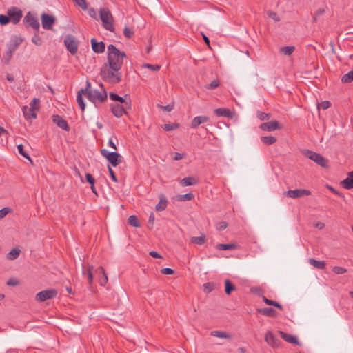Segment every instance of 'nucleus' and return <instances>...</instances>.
<instances>
[{
    "label": "nucleus",
    "mask_w": 353,
    "mask_h": 353,
    "mask_svg": "<svg viewBox=\"0 0 353 353\" xmlns=\"http://www.w3.org/2000/svg\"><path fill=\"white\" fill-rule=\"evenodd\" d=\"M107 97L106 91L104 90L103 92H101L97 90H94L88 93V99L94 103H96V100H98L100 103H103L107 100Z\"/></svg>",
    "instance_id": "obj_11"
},
{
    "label": "nucleus",
    "mask_w": 353,
    "mask_h": 353,
    "mask_svg": "<svg viewBox=\"0 0 353 353\" xmlns=\"http://www.w3.org/2000/svg\"><path fill=\"white\" fill-rule=\"evenodd\" d=\"M209 118L206 116L196 117L192 119L190 127L192 128H196L199 125L207 122Z\"/></svg>",
    "instance_id": "obj_24"
},
{
    "label": "nucleus",
    "mask_w": 353,
    "mask_h": 353,
    "mask_svg": "<svg viewBox=\"0 0 353 353\" xmlns=\"http://www.w3.org/2000/svg\"><path fill=\"white\" fill-rule=\"evenodd\" d=\"M9 208H3L0 210V219L4 218L10 212Z\"/></svg>",
    "instance_id": "obj_60"
},
{
    "label": "nucleus",
    "mask_w": 353,
    "mask_h": 353,
    "mask_svg": "<svg viewBox=\"0 0 353 353\" xmlns=\"http://www.w3.org/2000/svg\"><path fill=\"white\" fill-rule=\"evenodd\" d=\"M279 334L281 336V337L286 342L296 345H301V343L299 342L296 336L287 334L283 331H279Z\"/></svg>",
    "instance_id": "obj_22"
},
{
    "label": "nucleus",
    "mask_w": 353,
    "mask_h": 353,
    "mask_svg": "<svg viewBox=\"0 0 353 353\" xmlns=\"http://www.w3.org/2000/svg\"><path fill=\"white\" fill-rule=\"evenodd\" d=\"M341 183L345 189L350 190L353 188V171L349 172L348 176L343 180Z\"/></svg>",
    "instance_id": "obj_27"
},
{
    "label": "nucleus",
    "mask_w": 353,
    "mask_h": 353,
    "mask_svg": "<svg viewBox=\"0 0 353 353\" xmlns=\"http://www.w3.org/2000/svg\"><path fill=\"white\" fill-rule=\"evenodd\" d=\"M198 183L199 180L195 176L185 177L180 181V184L182 186L195 185Z\"/></svg>",
    "instance_id": "obj_25"
},
{
    "label": "nucleus",
    "mask_w": 353,
    "mask_h": 353,
    "mask_svg": "<svg viewBox=\"0 0 353 353\" xmlns=\"http://www.w3.org/2000/svg\"><path fill=\"white\" fill-rule=\"evenodd\" d=\"M227 226L228 223L225 221H221L216 224V228L217 230L221 231L225 230L227 228Z\"/></svg>",
    "instance_id": "obj_55"
},
{
    "label": "nucleus",
    "mask_w": 353,
    "mask_h": 353,
    "mask_svg": "<svg viewBox=\"0 0 353 353\" xmlns=\"http://www.w3.org/2000/svg\"><path fill=\"white\" fill-rule=\"evenodd\" d=\"M284 195L293 199L301 198L305 196H309L311 194V192L308 190L305 189H296L294 190H288L284 192Z\"/></svg>",
    "instance_id": "obj_14"
},
{
    "label": "nucleus",
    "mask_w": 353,
    "mask_h": 353,
    "mask_svg": "<svg viewBox=\"0 0 353 353\" xmlns=\"http://www.w3.org/2000/svg\"><path fill=\"white\" fill-rule=\"evenodd\" d=\"M158 107L161 109H162L164 111H166V112H170L173 110L174 108V105L172 104H168L167 105H158Z\"/></svg>",
    "instance_id": "obj_58"
},
{
    "label": "nucleus",
    "mask_w": 353,
    "mask_h": 353,
    "mask_svg": "<svg viewBox=\"0 0 353 353\" xmlns=\"http://www.w3.org/2000/svg\"><path fill=\"white\" fill-rule=\"evenodd\" d=\"M179 128V123H165L163 125V128L165 131H171Z\"/></svg>",
    "instance_id": "obj_44"
},
{
    "label": "nucleus",
    "mask_w": 353,
    "mask_h": 353,
    "mask_svg": "<svg viewBox=\"0 0 353 353\" xmlns=\"http://www.w3.org/2000/svg\"><path fill=\"white\" fill-rule=\"evenodd\" d=\"M194 196L192 193H187L185 194H180L177 196L179 201H191L194 199Z\"/></svg>",
    "instance_id": "obj_39"
},
{
    "label": "nucleus",
    "mask_w": 353,
    "mask_h": 353,
    "mask_svg": "<svg viewBox=\"0 0 353 353\" xmlns=\"http://www.w3.org/2000/svg\"><path fill=\"white\" fill-rule=\"evenodd\" d=\"M305 154L308 159L314 161L319 165L323 168H327L328 166V161L321 154L311 150H306Z\"/></svg>",
    "instance_id": "obj_6"
},
{
    "label": "nucleus",
    "mask_w": 353,
    "mask_h": 353,
    "mask_svg": "<svg viewBox=\"0 0 353 353\" xmlns=\"http://www.w3.org/2000/svg\"><path fill=\"white\" fill-rule=\"evenodd\" d=\"M10 18L8 15L0 14V24L1 26H6L10 22Z\"/></svg>",
    "instance_id": "obj_52"
},
{
    "label": "nucleus",
    "mask_w": 353,
    "mask_h": 353,
    "mask_svg": "<svg viewBox=\"0 0 353 353\" xmlns=\"http://www.w3.org/2000/svg\"><path fill=\"white\" fill-rule=\"evenodd\" d=\"M308 261L310 265L317 269L323 270L325 268V263L323 261H317L313 258H310Z\"/></svg>",
    "instance_id": "obj_30"
},
{
    "label": "nucleus",
    "mask_w": 353,
    "mask_h": 353,
    "mask_svg": "<svg viewBox=\"0 0 353 353\" xmlns=\"http://www.w3.org/2000/svg\"><path fill=\"white\" fill-rule=\"evenodd\" d=\"M257 117L261 121L268 120L271 117V114L263 112L258 111Z\"/></svg>",
    "instance_id": "obj_47"
},
{
    "label": "nucleus",
    "mask_w": 353,
    "mask_h": 353,
    "mask_svg": "<svg viewBox=\"0 0 353 353\" xmlns=\"http://www.w3.org/2000/svg\"><path fill=\"white\" fill-rule=\"evenodd\" d=\"M52 121L57 124L58 127L60 128L65 130L69 131L70 127L66 121V120L63 119L61 116L59 115H53L52 116Z\"/></svg>",
    "instance_id": "obj_19"
},
{
    "label": "nucleus",
    "mask_w": 353,
    "mask_h": 353,
    "mask_svg": "<svg viewBox=\"0 0 353 353\" xmlns=\"http://www.w3.org/2000/svg\"><path fill=\"white\" fill-rule=\"evenodd\" d=\"M220 85V81L219 79L213 80L210 83L206 84L205 85V88L207 90H214L217 88Z\"/></svg>",
    "instance_id": "obj_42"
},
{
    "label": "nucleus",
    "mask_w": 353,
    "mask_h": 353,
    "mask_svg": "<svg viewBox=\"0 0 353 353\" xmlns=\"http://www.w3.org/2000/svg\"><path fill=\"white\" fill-rule=\"evenodd\" d=\"M92 50L96 53H103L105 49V43L103 41L98 42L96 39L92 38L90 40Z\"/></svg>",
    "instance_id": "obj_18"
},
{
    "label": "nucleus",
    "mask_w": 353,
    "mask_h": 353,
    "mask_svg": "<svg viewBox=\"0 0 353 353\" xmlns=\"http://www.w3.org/2000/svg\"><path fill=\"white\" fill-rule=\"evenodd\" d=\"M214 112L217 117H224L228 119H232L234 117V112L228 108H219L215 109Z\"/></svg>",
    "instance_id": "obj_23"
},
{
    "label": "nucleus",
    "mask_w": 353,
    "mask_h": 353,
    "mask_svg": "<svg viewBox=\"0 0 353 353\" xmlns=\"http://www.w3.org/2000/svg\"><path fill=\"white\" fill-rule=\"evenodd\" d=\"M30 108H32V110H38L39 109V99L37 98H34L30 103Z\"/></svg>",
    "instance_id": "obj_45"
},
{
    "label": "nucleus",
    "mask_w": 353,
    "mask_h": 353,
    "mask_svg": "<svg viewBox=\"0 0 353 353\" xmlns=\"http://www.w3.org/2000/svg\"><path fill=\"white\" fill-rule=\"evenodd\" d=\"M108 172H109V174H110V176L112 179V180L114 182H117V176L114 173V172L113 171V170L112 169V168L110 166H108Z\"/></svg>",
    "instance_id": "obj_61"
},
{
    "label": "nucleus",
    "mask_w": 353,
    "mask_h": 353,
    "mask_svg": "<svg viewBox=\"0 0 353 353\" xmlns=\"http://www.w3.org/2000/svg\"><path fill=\"white\" fill-rule=\"evenodd\" d=\"M17 150L19 153L22 155L24 158L29 160L30 161H32L30 157L28 155V154L24 150L23 146L22 144H19L17 145Z\"/></svg>",
    "instance_id": "obj_43"
},
{
    "label": "nucleus",
    "mask_w": 353,
    "mask_h": 353,
    "mask_svg": "<svg viewBox=\"0 0 353 353\" xmlns=\"http://www.w3.org/2000/svg\"><path fill=\"white\" fill-rule=\"evenodd\" d=\"M83 275L87 277V280L90 287H92L93 282V266L92 265H83Z\"/></svg>",
    "instance_id": "obj_20"
},
{
    "label": "nucleus",
    "mask_w": 353,
    "mask_h": 353,
    "mask_svg": "<svg viewBox=\"0 0 353 353\" xmlns=\"http://www.w3.org/2000/svg\"><path fill=\"white\" fill-rule=\"evenodd\" d=\"M94 272L96 274H98L99 276V284L101 286H104L107 283L108 279L107 274L105 272L102 266L98 267L94 270Z\"/></svg>",
    "instance_id": "obj_21"
},
{
    "label": "nucleus",
    "mask_w": 353,
    "mask_h": 353,
    "mask_svg": "<svg viewBox=\"0 0 353 353\" xmlns=\"http://www.w3.org/2000/svg\"><path fill=\"white\" fill-rule=\"evenodd\" d=\"M211 335L218 338H224L228 339H232L231 335L223 331H212L211 332Z\"/></svg>",
    "instance_id": "obj_37"
},
{
    "label": "nucleus",
    "mask_w": 353,
    "mask_h": 353,
    "mask_svg": "<svg viewBox=\"0 0 353 353\" xmlns=\"http://www.w3.org/2000/svg\"><path fill=\"white\" fill-rule=\"evenodd\" d=\"M110 99L112 101H118L121 104H125V107L131 108V100L128 94H125V97H122L114 92H110Z\"/></svg>",
    "instance_id": "obj_16"
},
{
    "label": "nucleus",
    "mask_w": 353,
    "mask_h": 353,
    "mask_svg": "<svg viewBox=\"0 0 353 353\" xmlns=\"http://www.w3.org/2000/svg\"><path fill=\"white\" fill-rule=\"evenodd\" d=\"M257 312L268 317H274L276 316V312L272 307L259 308Z\"/></svg>",
    "instance_id": "obj_28"
},
{
    "label": "nucleus",
    "mask_w": 353,
    "mask_h": 353,
    "mask_svg": "<svg viewBox=\"0 0 353 353\" xmlns=\"http://www.w3.org/2000/svg\"><path fill=\"white\" fill-rule=\"evenodd\" d=\"M57 295V291L55 289H48L39 292L36 294L35 299L39 302H43L46 300L54 298Z\"/></svg>",
    "instance_id": "obj_9"
},
{
    "label": "nucleus",
    "mask_w": 353,
    "mask_h": 353,
    "mask_svg": "<svg viewBox=\"0 0 353 353\" xmlns=\"http://www.w3.org/2000/svg\"><path fill=\"white\" fill-rule=\"evenodd\" d=\"M21 253V250L18 248H13L7 254L6 258L8 260H14L17 259Z\"/></svg>",
    "instance_id": "obj_31"
},
{
    "label": "nucleus",
    "mask_w": 353,
    "mask_h": 353,
    "mask_svg": "<svg viewBox=\"0 0 353 353\" xmlns=\"http://www.w3.org/2000/svg\"><path fill=\"white\" fill-rule=\"evenodd\" d=\"M353 81V70L344 74L341 78L343 83H349Z\"/></svg>",
    "instance_id": "obj_40"
},
{
    "label": "nucleus",
    "mask_w": 353,
    "mask_h": 353,
    "mask_svg": "<svg viewBox=\"0 0 353 353\" xmlns=\"http://www.w3.org/2000/svg\"><path fill=\"white\" fill-rule=\"evenodd\" d=\"M22 112L24 117L26 119H36L37 117V114L35 113V111L32 110V108H30L26 105L23 107Z\"/></svg>",
    "instance_id": "obj_26"
},
{
    "label": "nucleus",
    "mask_w": 353,
    "mask_h": 353,
    "mask_svg": "<svg viewBox=\"0 0 353 353\" xmlns=\"http://www.w3.org/2000/svg\"><path fill=\"white\" fill-rule=\"evenodd\" d=\"M265 341L273 348H278L281 345L280 340L271 332L268 331L265 335Z\"/></svg>",
    "instance_id": "obj_15"
},
{
    "label": "nucleus",
    "mask_w": 353,
    "mask_h": 353,
    "mask_svg": "<svg viewBox=\"0 0 353 353\" xmlns=\"http://www.w3.org/2000/svg\"><path fill=\"white\" fill-rule=\"evenodd\" d=\"M331 106V103L329 101H322L318 104V108L322 110H327Z\"/></svg>",
    "instance_id": "obj_53"
},
{
    "label": "nucleus",
    "mask_w": 353,
    "mask_h": 353,
    "mask_svg": "<svg viewBox=\"0 0 353 353\" xmlns=\"http://www.w3.org/2000/svg\"><path fill=\"white\" fill-rule=\"evenodd\" d=\"M73 1L80 6L83 10L88 8V5L85 0H73Z\"/></svg>",
    "instance_id": "obj_54"
},
{
    "label": "nucleus",
    "mask_w": 353,
    "mask_h": 353,
    "mask_svg": "<svg viewBox=\"0 0 353 353\" xmlns=\"http://www.w3.org/2000/svg\"><path fill=\"white\" fill-rule=\"evenodd\" d=\"M41 24L43 29L52 30L56 18L53 15L43 13L41 16Z\"/></svg>",
    "instance_id": "obj_13"
},
{
    "label": "nucleus",
    "mask_w": 353,
    "mask_h": 353,
    "mask_svg": "<svg viewBox=\"0 0 353 353\" xmlns=\"http://www.w3.org/2000/svg\"><path fill=\"white\" fill-rule=\"evenodd\" d=\"M184 156H185L184 154L179 153V152H175L174 154L173 159L174 161H179V160H181L182 159H183Z\"/></svg>",
    "instance_id": "obj_62"
},
{
    "label": "nucleus",
    "mask_w": 353,
    "mask_h": 353,
    "mask_svg": "<svg viewBox=\"0 0 353 353\" xmlns=\"http://www.w3.org/2000/svg\"><path fill=\"white\" fill-rule=\"evenodd\" d=\"M23 23L27 27H32L34 30H36L37 32H39L40 28V24L38 20V18L31 13L28 12L23 19Z\"/></svg>",
    "instance_id": "obj_8"
},
{
    "label": "nucleus",
    "mask_w": 353,
    "mask_h": 353,
    "mask_svg": "<svg viewBox=\"0 0 353 353\" xmlns=\"http://www.w3.org/2000/svg\"><path fill=\"white\" fill-rule=\"evenodd\" d=\"M236 247H237V245L234 243H228V244L219 243L216 245V248L219 250H234L236 248Z\"/></svg>",
    "instance_id": "obj_33"
},
{
    "label": "nucleus",
    "mask_w": 353,
    "mask_h": 353,
    "mask_svg": "<svg viewBox=\"0 0 353 353\" xmlns=\"http://www.w3.org/2000/svg\"><path fill=\"white\" fill-rule=\"evenodd\" d=\"M99 14L103 28L110 32H114V19L110 10L107 8H101L99 10Z\"/></svg>",
    "instance_id": "obj_3"
},
{
    "label": "nucleus",
    "mask_w": 353,
    "mask_h": 353,
    "mask_svg": "<svg viewBox=\"0 0 353 353\" xmlns=\"http://www.w3.org/2000/svg\"><path fill=\"white\" fill-rule=\"evenodd\" d=\"M123 34L124 36L128 38V39H130L133 37V35L134 34V31L130 29L129 27L128 26H125L123 29Z\"/></svg>",
    "instance_id": "obj_48"
},
{
    "label": "nucleus",
    "mask_w": 353,
    "mask_h": 353,
    "mask_svg": "<svg viewBox=\"0 0 353 353\" xmlns=\"http://www.w3.org/2000/svg\"><path fill=\"white\" fill-rule=\"evenodd\" d=\"M120 70L119 68L103 64L101 68L100 75L105 81L114 84L118 83L121 81Z\"/></svg>",
    "instance_id": "obj_2"
},
{
    "label": "nucleus",
    "mask_w": 353,
    "mask_h": 353,
    "mask_svg": "<svg viewBox=\"0 0 353 353\" xmlns=\"http://www.w3.org/2000/svg\"><path fill=\"white\" fill-rule=\"evenodd\" d=\"M64 44L66 49L71 54L74 55L77 52L79 42L72 34H68L64 39Z\"/></svg>",
    "instance_id": "obj_7"
},
{
    "label": "nucleus",
    "mask_w": 353,
    "mask_h": 353,
    "mask_svg": "<svg viewBox=\"0 0 353 353\" xmlns=\"http://www.w3.org/2000/svg\"><path fill=\"white\" fill-rule=\"evenodd\" d=\"M100 152L114 167L117 166L121 163V157L117 152H108L105 149H101Z\"/></svg>",
    "instance_id": "obj_5"
},
{
    "label": "nucleus",
    "mask_w": 353,
    "mask_h": 353,
    "mask_svg": "<svg viewBox=\"0 0 353 353\" xmlns=\"http://www.w3.org/2000/svg\"><path fill=\"white\" fill-rule=\"evenodd\" d=\"M168 205V201L166 198L164 196V195L160 196V201L156 205L155 209L157 211H163L164 210Z\"/></svg>",
    "instance_id": "obj_29"
},
{
    "label": "nucleus",
    "mask_w": 353,
    "mask_h": 353,
    "mask_svg": "<svg viewBox=\"0 0 353 353\" xmlns=\"http://www.w3.org/2000/svg\"><path fill=\"white\" fill-rule=\"evenodd\" d=\"M259 128L263 131H274L276 130H280L281 126L276 121H271L269 122L263 123L259 125Z\"/></svg>",
    "instance_id": "obj_17"
},
{
    "label": "nucleus",
    "mask_w": 353,
    "mask_h": 353,
    "mask_svg": "<svg viewBox=\"0 0 353 353\" xmlns=\"http://www.w3.org/2000/svg\"><path fill=\"white\" fill-rule=\"evenodd\" d=\"M85 179H86V181L88 183H90V185H93L95 183V179L90 173L88 172L85 174Z\"/></svg>",
    "instance_id": "obj_57"
},
{
    "label": "nucleus",
    "mask_w": 353,
    "mask_h": 353,
    "mask_svg": "<svg viewBox=\"0 0 353 353\" xmlns=\"http://www.w3.org/2000/svg\"><path fill=\"white\" fill-rule=\"evenodd\" d=\"M161 272L163 274L171 275L174 273V271L170 268H164L161 270Z\"/></svg>",
    "instance_id": "obj_59"
},
{
    "label": "nucleus",
    "mask_w": 353,
    "mask_h": 353,
    "mask_svg": "<svg viewBox=\"0 0 353 353\" xmlns=\"http://www.w3.org/2000/svg\"><path fill=\"white\" fill-rule=\"evenodd\" d=\"M145 67L150 69L151 70H152L154 72H157V71L159 70L161 68V65H158V64L152 65V64L147 63L145 65Z\"/></svg>",
    "instance_id": "obj_56"
},
{
    "label": "nucleus",
    "mask_w": 353,
    "mask_h": 353,
    "mask_svg": "<svg viewBox=\"0 0 353 353\" xmlns=\"http://www.w3.org/2000/svg\"><path fill=\"white\" fill-rule=\"evenodd\" d=\"M236 290V287L229 280L226 279L225 281V292L226 294L229 295L232 293V291Z\"/></svg>",
    "instance_id": "obj_36"
},
{
    "label": "nucleus",
    "mask_w": 353,
    "mask_h": 353,
    "mask_svg": "<svg viewBox=\"0 0 353 353\" xmlns=\"http://www.w3.org/2000/svg\"><path fill=\"white\" fill-rule=\"evenodd\" d=\"M77 101L78 105H79L80 108L83 112L85 110V103L83 101V97L81 96L80 94H77Z\"/></svg>",
    "instance_id": "obj_50"
},
{
    "label": "nucleus",
    "mask_w": 353,
    "mask_h": 353,
    "mask_svg": "<svg viewBox=\"0 0 353 353\" xmlns=\"http://www.w3.org/2000/svg\"><path fill=\"white\" fill-rule=\"evenodd\" d=\"M190 241L194 244L203 245L205 242V236H194L191 238Z\"/></svg>",
    "instance_id": "obj_41"
},
{
    "label": "nucleus",
    "mask_w": 353,
    "mask_h": 353,
    "mask_svg": "<svg viewBox=\"0 0 353 353\" xmlns=\"http://www.w3.org/2000/svg\"><path fill=\"white\" fill-rule=\"evenodd\" d=\"M125 57L126 54L124 52L120 51L113 44H110L108 46V61L104 64L110 65V67L121 69L123 63V59Z\"/></svg>",
    "instance_id": "obj_1"
},
{
    "label": "nucleus",
    "mask_w": 353,
    "mask_h": 353,
    "mask_svg": "<svg viewBox=\"0 0 353 353\" xmlns=\"http://www.w3.org/2000/svg\"><path fill=\"white\" fill-rule=\"evenodd\" d=\"M32 42L35 45L39 46L42 44V39L41 37H39L38 34L36 33L32 38Z\"/></svg>",
    "instance_id": "obj_51"
},
{
    "label": "nucleus",
    "mask_w": 353,
    "mask_h": 353,
    "mask_svg": "<svg viewBox=\"0 0 353 353\" xmlns=\"http://www.w3.org/2000/svg\"><path fill=\"white\" fill-rule=\"evenodd\" d=\"M276 138L273 136H263L261 137V141L265 145H270L276 142Z\"/></svg>",
    "instance_id": "obj_32"
},
{
    "label": "nucleus",
    "mask_w": 353,
    "mask_h": 353,
    "mask_svg": "<svg viewBox=\"0 0 353 353\" xmlns=\"http://www.w3.org/2000/svg\"><path fill=\"white\" fill-rule=\"evenodd\" d=\"M203 291L205 293L211 292L214 288V284L213 283H206L203 284Z\"/></svg>",
    "instance_id": "obj_49"
},
{
    "label": "nucleus",
    "mask_w": 353,
    "mask_h": 353,
    "mask_svg": "<svg viewBox=\"0 0 353 353\" xmlns=\"http://www.w3.org/2000/svg\"><path fill=\"white\" fill-rule=\"evenodd\" d=\"M128 223L133 227L139 228L141 224L138 218L135 215H131L128 218Z\"/></svg>",
    "instance_id": "obj_38"
},
{
    "label": "nucleus",
    "mask_w": 353,
    "mask_h": 353,
    "mask_svg": "<svg viewBox=\"0 0 353 353\" xmlns=\"http://www.w3.org/2000/svg\"><path fill=\"white\" fill-rule=\"evenodd\" d=\"M7 14L10 18V21L14 24L18 23L23 17V12L18 7L12 6L10 8Z\"/></svg>",
    "instance_id": "obj_10"
},
{
    "label": "nucleus",
    "mask_w": 353,
    "mask_h": 353,
    "mask_svg": "<svg viewBox=\"0 0 353 353\" xmlns=\"http://www.w3.org/2000/svg\"><path fill=\"white\" fill-rule=\"evenodd\" d=\"M262 299H263V301L265 304H267L268 305L274 306L281 310H283V306L279 303L272 301V300H270L265 296H262Z\"/></svg>",
    "instance_id": "obj_34"
},
{
    "label": "nucleus",
    "mask_w": 353,
    "mask_h": 353,
    "mask_svg": "<svg viewBox=\"0 0 353 353\" xmlns=\"http://www.w3.org/2000/svg\"><path fill=\"white\" fill-rule=\"evenodd\" d=\"M295 50V47L293 46H283L279 48V52L284 55L290 56Z\"/></svg>",
    "instance_id": "obj_35"
},
{
    "label": "nucleus",
    "mask_w": 353,
    "mask_h": 353,
    "mask_svg": "<svg viewBox=\"0 0 353 353\" xmlns=\"http://www.w3.org/2000/svg\"><path fill=\"white\" fill-rule=\"evenodd\" d=\"M23 42V39L21 37H15L12 39L7 44L8 50L3 55V60L6 64L10 63L14 52L17 50L21 43Z\"/></svg>",
    "instance_id": "obj_4"
},
{
    "label": "nucleus",
    "mask_w": 353,
    "mask_h": 353,
    "mask_svg": "<svg viewBox=\"0 0 353 353\" xmlns=\"http://www.w3.org/2000/svg\"><path fill=\"white\" fill-rule=\"evenodd\" d=\"M6 284L8 285L16 286L19 284V281L16 279H10L7 281Z\"/></svg>",
    "instance_id": "obj_63"
},
{
    "label": "nucleus",
    "mask_w": 353,
    "mask_h": 353,
    "mask_svg": "<svg viewBox=\"0 0 353 353\" xmlns=\"http://www.w3.org/2000/svg\"><path fill=\"white\" fill-rule=\"evenodd\" d=\"M149 254L156 259H161L162 258L161 256L156 251H151L150 252Z\"/></svg>",
    "instance_id": "obj_64"
},
{
    "label": "nucleus",
    "mask_w": 353,
    "mask_h": 353,
    "mask_svg": "<svg viewBox=\"0 0 353 353\" xmlns=\"http://www.w3.org/2000/svg\"><path fill=\"white\" fill-rule=\"evenodd\" d=\"M131 108L125 107V104L112 103L110 104V110L113 115L117 118L121 117L123 114H128V110Z\"/></svg>",
    "instance_id": "obj_12"
},
{
    "label": "nucleus",
    "mask_w": 353,
    "mask_h": 353,
    "mask_svg": "<svg viewBox=\"0 0 353 353\" xmlns=\"http://www.w3.org/2000/svg\"><path fill=\"white\" fill-rule=\"evenodd\" d=\"M332 272L336 274H343L347 272V269L340 266H334Z\"/></svg>",
    "instance_id": "obj_46"
}]
</instances>
